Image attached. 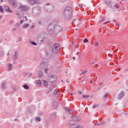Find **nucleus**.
<instances>
[{
	"label": "nucleus",
	"instance_id": "nucleus-1",
	"mask_svg": "<svg viewBox=\"0 0 128 128\" xmlns=\"http://www.w3.org/2000/svg\"><path fill=\"white\" fill-rule=\"evenodd\" d=\"M48 30L50 34H58V32L62 31V27L60 26L56 20L51 22L48 26Z\"/></svg>",
	"mask_w": 128,
	"mask_h": 128
},
{
	"label": "nucleus",
	"instance_id": "nucleus-2",
	"mask_svg": "<svg viewBox=\"0 0 128 128\" xmlns=\"http://www.w3.org/2000/svg\"><path fill=\"white\" fill-rule=\"evenodd\" d=\"M60 44H54L52 46L51 50L47 53L46 58H52L58 52H60Z\"/></svg>",
	"mask_w": 128,
	"mask_h": 128
},
{
	"label": "nucleus",
	"instance_id": "nucleus-3",
	"mask_svg": "<svg viewBox=\"0 0 128 128\" xmlns=\"http://www.w3.org/2000/svg\"><path fill=\"white\" fill-rule=\"evenodd\" d=\"M63 14L66 20H70L72 16V7L70 6L66 7L63 10Z\"/></svg>",
	"mask_w": 128,
	"mask_h": 128
},
{
	"label": "nucleus",
	"instance_id": "nucleus-4",
	"mask_svg": "<svg viewBox=\"0 0 128 128\" xmlns=\"http://www.w3.org/2000/svg\"><path fill=\"white\" fill-rule=\"evenodd\" d=\"M104 2L108 8L116 10V8H120V6L116 2H112L110 0H104Z\"/></svg>",
	"mask_w": 128,
	"mask_h": 128
},
{
	"label": "nucleus",
	"instance_id": "nucleus-5",
	"mask_svg": "<svg viewBox=\"0 0 128 128\" xmlns=\"http://www.w3.org/2000/svg\"><path fill=\"white\" fill-rule=\"evenodd\" d=\"M44 10L46 12H52L54 10V6L52 4L48 3L45 4Z\"/></svg>",
	"mask_w": 128,
	"mask_h": 128
},
{
	"label": "nucleus",
	"instance_id": "nucleus-6",
	"mask_svg": "<svg viewBox=\"0 0 128 128\" xmlns=\"http://www.w3.org/2000/svg\"><path fill=\"white\" fill-rule=\"evenodd\" d=\"M48 38L44 36H40L38 38V42L40 44H44V42H46Z\"/></svg>",
	"mask_w": 128,
	"mask_h": 128
},
{
	"label": "nucleus",
	"instance_id": "nucleus-7",
	"mask_svg": "<svg viewBox=\"0 0 128 128\" xmlns=\"http://www.w3.org/2000/svg\"><path fill=\"white\" fill-rule=\"evenodd\" d=\"M48 80L50 82H56V76L55 75H50L48 77Z\"/></svg>",
	"mask_w": 128,
	"mask_h": 128
},
{
	"label": "nucleus",
	"instance_id": "nucleus-8",
	"mask_svg": "<svg viewBox=\"0 0 128 128\" xmlns=\"http://www.w3.org/2000/svg\"><path fill=\"white\" fill-rule=\"evenodd\" d=\"M34 12L36 16H40V14L42 12V11L40 10V8L36 7L34 9Z\"/></svg>",
	"mask_w": 128,
	"mask_h": 128
},
{
	"label": "nucleus",
	"instance_id": "nucleus-9",
	"mask_svg": "<svg viewBox=\"0 0 128 128\" xmlns=\"http://www.w3.org/2000/svg\"><path fill=\"white\" fill-rule=\"evenodd\" d=\"M30 4H40V0H27Z\"/></svg>",
	"mask_w": 128,
	"mask_h": 128
},
{
	"label": "nucleus",
	"instance_id": "nucleus-10",
	"mask_svg": "<svg viewBox=\"0 0 128 128\" xmlns=\"http://www.w3.org/2000/svg\"><path fill=\"white\" fill-rule=\"evenodd\" d=\"M8 2L10 4H11L12 8H16V6L18 4L16 3V1L14 0H9Z\"/></svg>",
	"mask_w": 128,
	"mask_h": 128
},
{
	"label": "nucleus",
	"instance_id": "nucleus-11",
	"mask_svg": "<svg viewBox=\"0 0 128 128\" xmlns=\"http://www.w3.org/2000/svg\"><path fill=\"white\" fill-rule=\"evenodd\" d=\"M0 88H1V90H6V82L3 81L1 83Z\"/></svg>",
	"mask_w": 128,
	"mask_h": 128
},
{
	"label": "nucleus",
	"instance_id": "nucleus-12",
	"mask_svg": "<svg viewBox=\"0 0 128 128\" xmlns=\"http://www.w3.org/2000/svg\"><path fill=\"white\" fill-rule=\"evenodd\" d=\"M72 120L74 121V122H80V120L81 118H80V116H72Z\"/></svg>",
	"mask_w": 128,
	"mask_h": 128
},
{
	"label": "nucleus",
	"instance_id": "nucleus-13",
	"mask_svg": "<svg viewBox=\"0 0 128 128\" xmlns=\"http://www.w3.org/2000/svg\"><path fill=\"white\" fill-rule=\"evenodd\" d=\"M78 124H76L74 122V120L69 121L68 122V126H70V128H76V126Z\"/></svg>",
	"mask_w": 128,
	"mask_h": 128
},
{
	"label": "nucleus",
	"instance_id": "nucleus-14",
	"mask_svg": "<svg viewBox=\"0 0 128 128\" xmlns=\"http://www.w3.org/2000/svg\"><path fill=\"white\" fill-rule=\"evenodd\" d=\"M40 66L42 68V70H44V68H46V67L48 66V64H46V62L43 61L40 64Z\"/></svg>",
	"mask_w": 128,
	"mask_h": 128
},
{
	"label": "nucleus",
	"instance_id": "nucleus-15",
	"mask_svg": "<svg viewBox=\"0 0 128 128\" xmlns=\"http://www.w3.org/2000/svg\"><path fill=\"white\" fill-rule=\"evenodd\" d=\"M38 24L40 26H44V20L40 19L38 20Z\"/></svg>",
	"mask_w": 128,
	"mask_h": 128
},
{
	"label": "nucleus",
	"instance_id": "nucleus-16",
	"mask_svg": "<svg viewBox=\"0 0 128 128\" xmlns=\"http://www.w3.org/2000/svg\"><path fill=\"white\" fill-rule=\"evenodd\" d=\"M22 10L23 12H26L27 10L26 6L24 5H21L19 6L18 8V10Z\"/></svg>",
	"mask_w": 128,
	"mask_h": 128
},
{
	"label": "nucleus",
	"instance_id": "nucleus-17",
	"mask_svg": "<svg viewBox=\"0 0 128 128\" xmlns=\"http://www.w3.org/2000/svg\"><path fill=\"white\" fill-rule=\"evenodd\" d=\"M50 116L53 120H56V113L53 112L50 114Z\"/></svg>",
	"mask_w": 128,
	"mask_h": 128
},
{
	"label": "nucleus",
	"instance_id": "nucleus-18",
	"mask_svg": "<svg viewBox=\"0 0 128 128\" xmlns=\"http://www.w3.org/2000/svg\"><path fill=\"white\" fill-rule=\"evenodd\" d=\"M18 58V53L17 52H16L13 56V60L14 62H16V60Z\"/></svg>",
	"mask_w": 128,
	"mask_h": 128
},
{
	"label": "nucleus",
	"instance_id": "nucleus-19",
	"mask_svg": "<svg viewBox=\"0 0 128 128\" xmlns=\"http://www.w3.org/2000/svg\"><path fill=\"white\" fill-rule=\"evenodd\" d=\"M124 92H120V94H118V100H121L124 97Z\"/></svg>",
	"mask_w": 128,
	"mask_h": 128
},
{
	"label": "nucleus",
	"instance_id": "nucleus-20",
	"mask_svg": "<svg viewBox=\"0 0 128 128\" xmlns=\"http://www.w3.org/2000/svg\"><path fill=\"white\" fill-rule=\"evenodd\" d=\"M64 109L66 112H68L69 114H72V109L70 107H64Z\"/></svg>",
	"mask_w": 128,
	"mask_h": 128
},
{
	"label": "nucleus",
	"instance_id": "nucleus-21",
	"mask_svg": "<svg viewBox=\"0 0 128 128\" xmlns=\"http://www.w3.org/2000/svg\"><path fill=\"white\" fill-rule=\"evenodd\" d=\"M5 10L6 12H12V10H10V8L8 6H5Z\"/></svg>",
	"mask_w": 128,
	"mask_h": 128
},
{
	"label": "nucleus",
	"instance_id": "nucleus-22",
	"mask_svg": "<svg viewBox=\"0 0 128 128\" xmlns=\"http://www.w3.org/2000/svg\"><path fill=\"white\" fill-rule=\"evenodd\" d=\"M94 46L96 48H98V46H100V42H98V40L96 41L94 44Z\"/></svg>",
	"mask_w": 128,
	"mask_h": 128
},
{
	"label": "nucleus",
	"instance_id": "nucleus-23",
	"mask_svg": "<svg viewBox=\"0 0 128 128\" xmlns=\"http://www.w3.org/2000/svg\"><path fill=\"white\" fill-rule=\"evenodd\" d=\"M36 84L38 86H42V81L40 80H38L36 82Z\"/></svg>",
	"mask_w": 128,
	"mask_h": 128
},
{
	"label": "nucleus",
	"instance_id": "nucleus-24",
	"mask_svg": "<svg viewBox=\"0 0 128 128\" xmlns=\"http://www.w3.org/2000/svg\"><path fill=\"white\" fill-rule=\"evenodd\" d=\"M29 26H30V24L28 23L24 24L22 25V28H28Z\"/></svg>",
	"mask_w": 128,
	"mask_h": 128
},
{
	"label": "nucleus",
	"instance_id": "nucleus-25",
	"mask_svg": "<svg viewBox=\"0 0 128 128\" xmlns=\"http://www.w3.org/2000/svg\"><path fill=\"white\" fill-rule=\"evenodd\" d=\"M23 88H24L25 90H28V88H30V86H28V85L27 84H24L23 85Z\"/></svg>",
	"mask_w": 128,
	"mask_h": 128
},
{
	"label": "nucleus",
	"instance_id": "nucleus-26",
	"mask_svg": "<svg viewBox=\"0 0 128 128\" xmlns=\"http://www.w3.org/2000/svg\"><path fill=\"white\" fill-rule=\"evenodd\" d=\"M43 84H44V86L46 87V86H48V82L46 80H44L43 81Z\"/></svg>",
	"mask_w": 128,
	"mask_h": 128
},
{
	"label": "nucleus",
	"instance_id": "nucleus-27",
	"mask_svg": "<svg viewBox=\"0 0 128 128\" xmlns=\"http://www.w3.org/2000/svg\"><path fill=\"white\" fill-rule=\"evenodd\" d=\"M55 87H56V86L52 84L51 86H50V87L49 88V90L52 91V90H54V88Z\"/></svg>",
	"mask_w": 128,
	"mask_h": 128
},
{
	"label": "nucleus",
	"instance_id": "nucleus-28",
	"mask_svg": "<svg viewBox=\"0 0 128 128\" xmlns=\"http://www.w3.org/2000/svg\"><path fill=\"white\" fill-rule=\"evenodd\" d=\"M4 52H2V49L0 48V58H2V56H4Z\"/></svg>",
	"mask_w": 128,
	"mask_h": 128
},
{
	"label": "nucleus",
	"instance_id": "nucleus-29",
	"mask_svg": "<svg viewBox=\"0 0 128 128\" xmlns=\"http://www.w3.org/2000/svg\"><path fill=\"white\" fill-rule=\"evenodd\" d=\"M8 68L9 70H12V64H9L8 65Z\"/></svg>",
	"mask_w": 128,
	"mask_h": 128
},
{
	"label": "nucleus",
	"instance_id": "nucleus-30",
	"mask_svg": "<svg viewBox=\"0 0 128 128\" xmlns=\"http://www.w3.org/2000/svg\"><path fill=\"white\" fill-rule=\"evenodd\" d=\"M30 44H33V46H38V44L34 41H30Z\"/></svg>",
	"mask_w": 128,
	"mask_h": 128
},
{
	"label": "nucleus",
	"instance_id": "nucleus-31",
	"mask_svg": "<svg viewBox=\"0 0 128 128\" xmlns=\"http://www.w3.org/2000/svg\"><path fill=\"white\" fill-rule=\"evenodd\" d=\"M42 75H43L42 72L41 71H40V72H38V76L39 78H42Z\"/></svg>",
	"mask_w": 128,
	"mask_h": 128
},
{
	"label": "nucleus",
	"instance_id": "nucleus-32",
	"mask_svg": "<svg viewBox=\"0 0 128 128\" xmlns=\"http://www.w3.org/2000/svg\"><path fill=\"white\" fill-rule=\"evenodd\" d=\"M35 120L36 122H40V120H41L40 118V117L36 118V119H35Z\"/></svg>",
	"mask_w": 128,
	"mask_h": 128
},
{
	"label": "nucleus",
	"instance_id": "nucleus-33",
	"mask_svg": "<svg viewBox=\"0 0 128 128\" xmlns=\"http://www.w3.org/2000/svg\"><path fill=\"white\" fill-rule=\"evenodd\" d=\"M83 42L84 44H86V42H88V38H86L84 39Z\"/></svg>",
	"mask_w": 128,
	"mask_h": 128
},
{
	"label": "nucleus",
	"instance_id": "nucleus-34",
	"mask_svg": "<svg viewBox=\"0 0 128 128\" xmlns=\"http://www.w3.org/2000/svg\"><path fill=\"white\" fill-rule=\"evenodd\" d=\"M82 98H90V96L88 95H83Z\"/></svg>",
	"mask_w": 128,
	"mask_h": 128
},
{
	"label": "nucleus",
	"instance_id": "nucleus-35",
	"mask_svg": "<svg viewBox=\"0 0 128 128\" xmlns=\"http://www.w3.org/2000/svg\"><path fill=\"white\" fill-rule=\"evenodd\" d=\"M54 96H56V94H58V92L56 91V90H54Z\"/></svg>",
	"mask_w": 128,
	"mask_h": 128
},
{
	"label": "nucleus",
	"instance_id": "nucleus-36",
	"mask_svg": "<svg viewBox=\"0 0 128 128\" xmlns=\"http://www.w3.org/2000/svg\"><path fill=\"white\" fill-rule=\"evenodd\" d=\"M0 12H4V8H2V6H0Z\"/></svg>",
	"mask_w": 128,
	"mask_h": 128
},
{
	"label": "nucleus",
	"instance_id": "nucleus-37",
	"mask_svg": "<svg viewBox=\"0 0 128 128\" xmlns=\"http://www.w3.org/2000/svg\"><path fill=\"white\" fill-rule=\"evenodd\" d=\"M98 104H94L92 106V108H98Z\"/></svg>",
	"mask_w": 128,
	"mask_h": 128
},
{
	"label": "nucleus",
	"instance_id": "nucleus-38",
	"mask_svg": "<svg viewBox=\"0 0 128 128\" xmlns=\"http://www.w3.org/2000/svg\"><path fill=\"white\" fill-rule=\"evenodd\" d=\"M75 128H83L82 126L78 125V124H77V125L76 126Z\"/></svg>",
	"mask_w": 128,
	"mask_h": 128
},
{
	"label": "nucleus",
	"instance_id": "nucleus-39",
	"mask_svg": "<svg viewBox=\"0 0 128 128\" xmlns=\"http://www.w3.org/2000/svg\"><path fill=\"white\" fill-rule=\"evenodd\" d=\"M67 0H59L60 2L62 4H64L65 2H66Z\"/></svg>",
	"mask_w": 128,
	"mask_h": 128
},
{
	"label": "nucleus",
	"instance_id": "nucleus-40",
	"mask_svg": "<svg viewBox=\"0 0 128 128\" xmlns=\"http://www.w3.org/2000/svg\"><path fill=\"white\" fill-rule=\"evenodd\" d=\"M48 68H45V69H44V72H46V74H48Z\"/></svg>",
	"mask_w": 128,
	"mask_h": 128
},
{
	"label": "nucleus",
	"instance_id": "nucleus-41",
	"mask_svg": "<svg viewBox=\"0 0 128 128\" xmlns=\"http://www.w3.org/2000/svg\"><path fill=\"white\" fill-rule=\"evenodd\" d=\"M87 72L88 71H86V70H84V71L82 72L81 74H86Z\"/></svg>",
	"mask_w": 128,
	"mask_h": 128
},
{
	"label": "nucleus",
	"instance_id": "nucleus-42",
	"mask_svg": "<svg viewBox=\"0 0 128 128\" xmlns=\"http://www.w3.org/2000/svg\"><path fill=\"white\" fill-rule=\"evenodd\" d=\"M108 94H106L104 95V98H108Z\"/></svg>",
	"mask_w": 128,
	"mask_h": 128
},
{
	"label": "nucleus",
	"instance_id": "nucleus-43",
	"mask_svg": "<svg viewBox=\"0 0 128 128\" xmlns=\"http://www.w3.org/2000/svg\"><path fill=\"white\" fill-rule=\"evenodd\" d=\"M78 94H82V91H80V90H78Z\"/></svg>",
	"mask_w": 128,
	"mask_h": 128
},
{
	"label": "nucleus",
	"instance_id": "nucleus-44",
	"mask_svg": "<svg viewBox=\"0 0 128 128\" xmlns=\"http://www.w3.org/2000/svg\"><path fill=\"white\" fill-rule=\"evenodd\" d=\"M32 73H29L28 74V76H32Z\"/></svg>",
	"mask_w": 128,
	"mask_h": 128
},
{
	"label": "nucleus",
	"instance_id": "nucleus-45",
	"mask_svg": "<svg viewBox=\"0 0 128 128\" xmlns=\"http://www.w3.org/2000/svg\"><path fill=\"white\" fill-rule=\"evenodd\" d=\"M18 42H22V37H20V38H19Z\"/></svg>",
	"mask_w": 128,
	"mask_h": 128
},
{
	"label": "nucleus",
	"instance_id": "nucleus-46",
	"mask_svg": "<svg viewBox=\"0 0 128 128\" xmlns=\"http://www.w3.org/2000/svg\"><path fill=\"white\" fill-rule=\"evenodd\" d=\"M112 56V55L111 54H108V56L109 58H110V56Z\"/></svg>",
	"mask_w": 128,
	"mask_h": 128
},
{
	"label": "nucleus",
	"instance_id": "nucleus-47",
	"mask_svg": "<svg viewBox=\"0 0 128 128\" xmlns=\"http://www.w3.org/2000/svg\"><path fill=\"white\" fill-rule=\"evenodd\" d=\"M24 22V20H20V24H22Z\"/></svg>",
	"mask_w": 128,
	"mask_h": 128
},
{
	"label": "nucleus",
	"instance_id": "nucleus-48",
	"mask_svg": "<svg viewBox=\"0 0 128 128\" xmlns=\"http://www.w3.org/2000/svg\"><path fill=\"white\" fill-rule=\"evenodd\" d=\"M100 124H104V122H102Z\"/></svg>",
	"mask_w": 128,
	"mask_h": 128
},
{
	"label": "nucleus",
	"instance_id": "nucleus-49",
	"mask_svg": "<svg viewBox=\"0 0 128 128\" xmlns=\"http://www.w3.org/2000/svg\"><path fill=\"white\" fill-rule=\"evenodd\" d=\"M108 22H110V21H107L105 22V24H108Z\"/></svg>",
	"mask_w": 128,
	"mask_h": 128
},
{
	"label": "nucleus",
	"instance_id": "nucleus-50",
	"mask_svg": "<svg viewBox=\"0 0 128 128\" xmlns=\"http://www.w3.org/2000/svg\"><path fill=\"white\" fill-rule=\"evenodd\" d=\"M76 22V18L73 19L72 22Z\"/></svg>",
	"mask_w": 128,
	"mask_h": 128
},
{
	"label": "nucleus",
	"instance_id": "nucleus-51",
	"mask_svg": "<svg viewBox=\"0 0 128 128\" xmlns=\"http://www.w3.org/2000/svg\"><path fill=\"white\" fill-rule=\"evenodd\" d=\"M58 60L59 61V64H60V58H58Z\"/></svg>",
	"mask_w": 128,
	"mask_h": 128
},
{
	"label": "nucleus",
	"instance_id": "nucleus-52",
	"mask_svg": "<svg viewBox=\"0 0 128 128\" xmlns=\"http://www.w3.org/2000/svg\"><path fill=\"white\" fill-rule=\"evenodd\" d=\"M7 56H10V51L8 52L7 54Z\"/></svg>",
	"mask_w": 128,
	"mask_h": 128
},
{
	"label": "nucleus",
	"instance_id": "nucleus-53",
	"mask_svg": "<svg viewBox=\"0 0 128 128\" xmlns=\"http://www.w3.org/2000/svg\"><path fill=\"white\" fill-rule=\"evenodd\" d=\"M16 30V28H13V30H14V31Z\"/></svg>",
	"mask_w": 128,
	"mask_h": 128
},
{
	"label": "nucleus",
	"instance_id": "nucleus-54",
	"mask_svg": "<svg viewBox=\"0 0 128 128\" xmlns=\"http://www.w3.org/2000/svg\"><path fill=\"white\" fill-rule=\"evenodd\" d=\"M72 58H73V60H76V57H73Z\"/></svg>",
	"mask_w": 128,
	"mask_h": 128
},
{
	"label": "nucleus",
	"instance_id": "nucleus-55",
	"mask_svg": "<svg viewBox=\"0 0 128 128\" xmlns=\"http://www.w3.org/2000/svg\"><path fill=\"white\" fill-rule=\"evenodd\" d=\"M113 22H116V20H113Z\"/></svg>",
	"mask_w": 128,
	"mask_h": 128
},
{
	"label": "nucleus",
	"instance_id": "nucleus-56",
	"mask_svg": "<svg viewBox=\"0 0 128 128\" xmlns=\"http://www.w3.org/2000/svg\"><path fill=\"white\" fill-rule=\"evenodd\" d=\"M30 114H32V110L30 111Z\"/></svg>",
	"mask_w": 128,
	"mask_h": 128
},
{
	"label": "nucleus",
	"instance_id": "nucleus-57",
	"mask_svg": "<svg viewBox=\"0 0 128 128\" xmlns=\"http://www.w3.org/2000/svg\"><path fill=\"white\" fill-rule=\"evenodd\" d=\"M100 124H102L100 123L97 124V125H98V126H100Z\"/></svg>",
	"mask_w": 128,
	"mask_h": 128
},
{
	"label": "nucleus",
	"instance_id": "nucleus-58",
	"mask_svg": "<svg viewBox=\"0 0 128 128\" xmlns=\"http://www.w3.org/2000/svg\"><path fill=\"white\" fill-rule=\"evenodd\" d=\"M120 70H122V68H118V72H120Z\"/></svg>",
	"mask_w": 128,
	"mask_h": 128
},
{
	"label": "nucleus",
	"instance_id": "nucleus-59",
	"mask_svg": "<svg viewBox=\"0 0 128 128\" xmlns=\"http://www.w3.org/2000/svg\"><path fill=\"white\" fill-rule=\"evenodd\" d=\"M14 120V122H16V120H18V119L15 118Z\"/></svg>",
	"mask_w": 128,
	"mask_h": 128
},
{
	"label": "nucleus",
	"instance_id": "nucleus-60",
	"mask_svg": "<svg viewBox=\"0 0 128 128\" xmlns=\"http://www.w3.org/2000/svg\"><path fill=\"white\" fill-rule=\"evenodd\" d=\"M16 26H20V24H16Z\"/></svg>",
	"mask_w": 128,
	"mask_h": 128
},
{
	"label": "nucleus",
	"instance_id": "nucleus-61",
	"mask_svg": "<svg viewBox=\"0 0 128 128\" xmlns=\"http://www.w3.org/2000/svg\"><path fill=\"white\" fill-rule=\"evenodd\" d=\"M71 96H74V94H72V93H71Z\"/></svg>",
	"mask_w": 128,
	"mask_h": 128
},
{
	"label": "nucleus",
	"instance_id": "nucleus-62",
	"mask_svg": "<svg viewBox=\"0 0 128 128\" xmlns=\"http://www.w3.org/2000/svg\"><path fill=\"white\" fill-rule=\"evenodd\" d=\"M1 2H4V0H0Z\"/></svg>",
	"mask_w": 128,
	"mask_h": 128
},
{
	"label": "nucleus",
	"instance_id": "nucleus-63",
	"mask_svg": "<svg viewBox=\"0 0 128 128\" xmlns=\"http://www.w3.org/2000/svg\"><path fill=\"white\" fill-rule=\"evenodd\" d=\"M91 64H94V62H92Z\"/></svg>",
	"mask_w": 128,
	"mask_h": 128
},
{
	"label": "nucleus",
	"instance_id": "nucleus-64",
	"mask_svg": "<svg viewBox=\"0 0 128 128\" xmlns=\"http://www.w3.org/2000/svg\"><path fill=\"white\" fill-rule=\"evenodd\" d=\"M80 54V52H77V54Z\"/></svg>",
	"mask_w": 128,
	"mask_h": 128
}]
</instances>
